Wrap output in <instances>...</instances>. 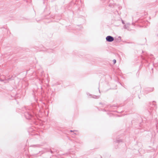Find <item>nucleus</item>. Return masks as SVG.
Returning <instances> with one entry per match:
<instances>
[{
  "mask_svg": "<svg viewBox=\"0 0 158 158\" xmlns=\"http://www.w3.org/2000/svg\"><path fill=\"white\" fill-rule=\"evenodd\" d=\"M23 110H25L26 111L24 112V115L26 118L27 119H30L33 117V114L29 111H28V109L26 107H24L23 108Z\"/></svg>",
  "mask_w": 158,
  "mask_h": 158,
  "instance_id": "obj_1",
  "label": "nucleus"
},
{
  "mask_svg": "<svg viewBox=\"0 0 158 158\" xmlns=\"http://www.w3.org/2000/svg\"><path fill=\"white\" fill-rule=\"evenodd\" d=\"M106 40L107 42H111L114 40V38L111 36L108 35L106 37Z\"/></svg>",
  "mask_w": 158,
  "mask_h": 158,
  "instance_id": "obj_2",
  "label": "nucleus"
},
{
  "mask_svg": "<svg viewBox=\"0 0 158 158\" xmlns=\"http://www.w3.org/2000/svg\"><path fill=\"white\" fill-rule=\"evenodd\" d=\"M122 142V139H119V138H117L115 141H114V143L115 144L117 145L118 143H120Z\"/></svg>",
  "mask_w": 158,
  "mask_h": 158,
  "instance_id": "obj_3",
  "label": "nucleus"
},
{
  "mask_svg": "<svg viewBox=\"0 0 158 158\" xmlns=\"http://www.w3.org/2000/svg\"><path fill=\"white\" fill-rule=\"evenodd\" d=\"M37 73H38V75L39 76H40L42 77V76L43 75L44 72L42 70H39L38 72H37Z\"/></svg>",
  "mask_w": 158,
  "mask_h": 158,
  "instance_id": "obj_4",
  "label": "nucleus"
},
{
  "mask_svg": "<svg viewBox=\"0 0 158 158\" xmlns=\"http://www.w3.org/2000/svg\"><path fill=\"white\" fill-rule=\"evenodd\" d=\"M142 118L139 116V121H138V123L139 124V127H140V125L141 124V123L142 122Z\"/></svg>",
  "mask_w": 158,
  "mask_h": 158,
  "instance_id": "obj_5",
  "label": "nucleus"
},
{
  "mask_svg": "<svg viewBox=\"0 0 158 158\" xmlns=\"http://www.w3.org/2000/svg\"><path fill=\"white\" fill-rule=\"evenodd\" d=\"M89 95H90V96L91 97L92 96V98H94L95 99L98 98L100 97L99 96H96V95H94V96L93 95V96L92 95L90 94H89Z\"/></svg>",
  "mask_w": 158,
  "mask_h": 158,
  "instance_id": "obj_6",
  "label": "nucleus"
},
{
  "mask_svg": "<svg viewBox=\"0 0 158 158\" xmlns=\"http://www.w3.org/2000/svg\"><path fill=\"white\" fill-rule=\"evenodd\" d=\"M152 106H150V107L152 108V107L153 106H154L155 107H154L153 109L154 110H155V109H156V105L154 104H152Z\"/></svg>",
  "mask_w": 158,
  "mask_h": 158,
  "instance_id": "obj_7",
  "label": "nucleus"
},
{
  "mask_svg": "<svg viewBox=\"0 0 158 158\" xmlns=\"http://www.w3.org/2000/svg\"><path fill=\"white\" fill-rule=\"evenodd\" d=\"M53 51V50L52 49H47V50H46V51L48 53L52 52Z\"/></svg>",
  "mask_w": 158,
  "mask_h": 158,
  "instance_id": "obj_8",
  "label": "nucleus"
},
{
  "mask_svg": "<svg viewBox=\"0 0 158 158\" xmlns=\"http://www.w3.org/2000/svg\"><path fill=\"white\" fill-rule=\"evenodd\" d=\"M153 90V88H148L146 90L147 91H152Z\"/></svg>",
  "mask_w": 158,
  "mask_h": 158,
  "instance_id": "obj_9",
  "label": "nucleus"
},
{
  "mask_svg": "<svg viewBox=\"0 0 158 158\" xmlns=\"http://www.w3.org/2000/svg\"><path fill=\"white\" fill-rule=\"evenodd\" d=\"M31 146L33 147H40V145H39V144H37V145H32Z\"/></svg>",
  "mask_w": 158,
  "mask_h": 158,
  "instance_id": "obj_10",
  "label": "nucleus"
},
{
  "mask_svg": "<svg viewBox=\"0 0 158 158\" xmlns=\"http://www.w3.org/2000/svg\"><path fill=\"white\" fill-rule=\"evenodd\" d=\"M135 88L136 89H138V91H140V87L139 86L136 87Z\"/></svg>",
  "mask_w": 158,
  "mask_h": 158,
  "instance_id": "obj_11",
  "label": "nucleus"
},
{
  "mask_svg": "<svg viewBox=\"0 0 158 158\" xmlns=\"http://www.w3.org/2000/svg\"><path fill=\"white\" fill-rule=\"evenodd\" d=\"M113 64H114L116 63V60H115V59H114L113 60Z\"/></svg>",
  "mask_w": 158,
  "mask_h": 158,
  "instance_id": "obj_12",
  "label": "nucleus"
},
{
  "mask_svg": "<svg viewBox=\"0 0 158 158\" xmlns=\"http://www.w3.org/2000/svg\"><path fill=\"white\" fill-rule=\"evenodd\" d=\"M50 152H51V153H52V154H53V152L52 151V150H50Z\"/></svg>",
  "mask_w": 158,
  "mask_h": 158,
  "instance_id": "obj_13",
  "label": "nucleus"
},
{
  "mask_svg": "<svg viewBox=\"0 0 158 158\" xmlns=\"http://www.w3.org/2000/svg\"><path fill=\"white\" fill-rule=\"evenodd\" d=\"M76 131V130H74V131L70 130V132H72L75 131Z\"/></svg>",
  "mask_w": 158,
  "mask_h": 158,
  "instance_id": "obj_14",
  "label": "nucleus"
},
{
  "mask_svg": "<svg viewBox=\"0 0 158 158\" xmlns=\"http://www.w3.org/2000/svg\"><path fill=\"white\" fill-rule=\"evenodd\" d=\"M122 23H123V24H124L125 23H124V21H123L122 20Z\"/></svg>",
  "mask_w": 158,
  "mask_h": 158,
  "instance_id": "obj_15",
  "label": "nucleus"
},
{
  "mask_svg": "<svg viewBox=\"0 0 158 158\" xmlns=\"http://www.w3.org/2000/svg\"><path fill=\"white\" fill-rule=\"evenodd\" d=\"M118 38L119 39V40H121V37L120 36H119L118 37Z\"/></svg>",
  "mask_w": 158,
  "mask_h": 158,
  "instance_id": "obj_16",
  "label": "nucleus"
},
{
  "mask_svg": "<svg viewBox=\"0 0 158 158\" xmlns=\"http://www.w3.org/2000/svg\"><path fill=\"white\" fill-rule=\"evenodd\" d=\"M156 128L157 130L158 127H157V125H156Z\"/></svg>",
  "mask_w": 158,
  "mask_h": 158,
  "instance_id": "obj_17",
  "label": "nucleus"
},
{
  "mask_svg": "<svg viewBox=\"0 0 158 158\" xmlns=\"http://www.w3.org/2000/svg\"><path fill=\"white\" fill-rule=\"evenodd\" d=\"M153 56L152 55H150V56H151V58H152V57Z\"/></svg>",
  "mask_w": 158,
  "mask_h": 158,
  "instance_id": "obj_18",
  "label": "nucleus"
},
{
  "mask_svg": "<svg viewBox=\"0 0 158 158\" xmlns=\"http://www.w3.org/2000/svg\"><path fill=\"white\" fill-rule=\"evenodd\" d=\"M124 28H127V27H126V25H124Z\"/></svg>",
  "mask_w": 158,
  "mask_h": 158,
  "instance_id": "obj_19",
  "label": "nucleus"
},
{
  "mask_svg": "<svg viewBox=\"0 0 158 158\" xmlns=\"http://www.w3.org/2000/svg\"><path fill=\"white\" fill-rule=\"evenodd\" d=\"M146 61H147V62H148V61L147 60H146Z\"/></svg>",
  "mask_w": 158,
  "mask_h": 158,
  "instance_id": "obj_20",
  "label": "nucleus"
},
{
  "mask_svg": "<svg viewBox=\"0 0 158 158\" xmlns=\"http://www.w3.org/2000/svg\"><path fill=\"white\" fill-rule=\"evenodd\" d=\"M132 24H133V25H134V23H132Z\"/></svg>",
  "mask_w": 158,
  "mask_h": 158,
  "instance_id": "obj_21",
  "label": "nucleus"
},
{
  "mask_svg": "<svg viewBox=\"0 0 158 158\" xmlns=\"http://www.w3.org/2000/svg\"><path fill=\"white\" fill-rule=\"evenodd\" d=\"M137 127L138 128H139V127Z\"/></svg>",
  "mask_w": 158,
  "mask_h": 158,
  "instance_id": "obj_22",
  "label": "nucleus"
},
{
  "mask_svg": "<svg viewBox=\"0 0 158 158\" xmlns=\"http://www.w3.org/2000/svg\"><path fill=\"white\" fill-rule=\"evenodd\" d=\"M143 59L144 60H145V59H144V58H143Z\"/></svg>",
  "mask_w": 158,
  "mask_h": 158,
  "instance_id": "obj_23",
  "label": "nucleus"
},
{
  "mask_svg": "<svg viewBox=\"0 0 158 158\" xmlns=\"http://www.w3.org/2000/svg\"><path fill=\"white\" fill-rule=\"evenodd\" d=\"M102 104V103H100V104Z\"/></svg>",
  "mask_w": 158,
  "mask_h": 158,
  "instance_id": "obj_24",
  "label": "nucleus"
}]
</instances>
